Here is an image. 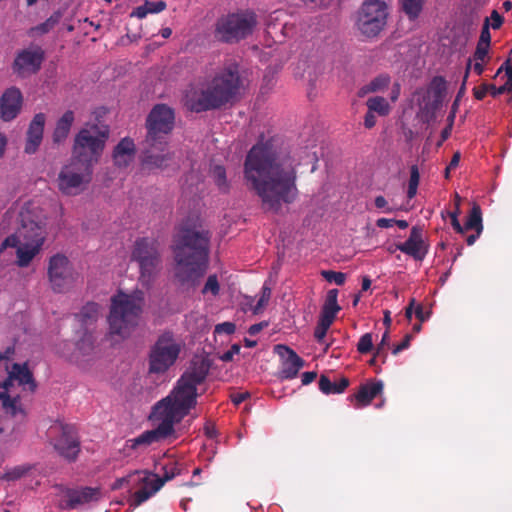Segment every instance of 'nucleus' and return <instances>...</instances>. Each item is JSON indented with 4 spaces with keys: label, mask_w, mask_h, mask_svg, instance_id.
<instances>
[{
    "label": "nucleus",
    "mask_w": 512,
    "mask_h": 512,
    "mask_svg": "<svg viewBox=\"0 0 512 512\" xmlns=\"http://www.w3.org/2000/svg\"><path fill=\"white\" fill-rule=\"evenodd\" d=\"M298 163L289 152L277 150L274 142H259L248 152L244 179L266 212L279 213L283 204H292L299 195Z\"/></svg>",
    "instance_id": "1"
},
{
    "label": "nucleus",
    "mask_w": 512,
    "mask_h": 512,
    "mask_svg": "<svg viewBox=\"0 0 512 512\" xmlns=\"http://www.w3.org/2000/svg\"><path fill=\"white\" fill-rule=\"evenodd\" d=\"M211 234L196 222H183L174 239V276L181 285L194 286L206 273Z\"/></svg>",
    "instance_id": "2"
},
{
    "label": "nucleus",
    "mask_w": 512,
    "mask_h": 512,
    "mask_svg": "<svg viewBox=\"0 0 512 512\" xmlns=\"http://www.w3.org/2000/svg\"><path fill=\"white\" fill-rule=\"evenodd\" d=\"M244 87L240 66L236 61L226 63L207 83L206 88L198 91L190 89L184 97L188 110L196 113L219 109L234 102Z\"/></svg>",
    "instance_id": "3"
},
{
    "label": "nucleus",
    "mask_w": 512,
    "mask_h": 512,
    "mask_svg": "<svg viewBox=\"0 0 512 512\" xmlns=\"http://www.w3.org/2000/svg\"><path fill=\"white\" fill-rule=\"evenodd\" d=\"M14 219L17 223L16 231L2 242L0 251L7 247L17 246L21 241L38 243V238H42V243H44L46 238V217L39 206L28 202L21 207L18 213L9 209L4 214L0 223L1 229L5 230L8 228L10 222Z\"/></svg>",
    "instance_id": "4"
},
{
    "label": "nucleus",
    "mask_w": 512,
    "mask_h": 512,
    "mask_svg": "<svg viewBox=\"0 0 512 512\" xmlns=\"http://www.w3.org/2000/svg\"><path fill=\"white\" fill-rule=\"evenodd\" d=\"M13 354V347H8L4 354H0V407L5 414L15 417L18 413L22 414L23 409L19 405V395L11 393L14 382L32 393L35 392L37 384L27 363H13L11 370L8 369L7 361Z\"/></svg>",
    "instance_id": "5"
},
{
    "label": "nucleus",
    "mask_w": 512,
    "mask_h": 512,
    "mask_svg": "<svg viewBox=\"0 0 512 512\" xmlns=\"http://www.w3.org/2000/svg\"><path fill=\"white\" fill-rule=\"evenodd\" d=\"M108 138V126L87 124L74 138L71 159L93 168L99 161Z\"/></svg>",
    "instance_id": "6"
},
{
    "label": "nucleus",
    "mask_w": 512,
    "mask_h": 512,
    "mask_svg": "<svg viewBox=\"0 0 512 512\" xmlns=\"http://www.w3.org/2000/svg\"><path fill=\"white\" fill-rule=\"evenodd\" d=\"M207 375L208 368L203 364L185 372L171 392L163 398V403L170 404L182 415L187 416L197 404V386L205 381Z\"/></svg>",
    "instance_id": "7"
},
{
    "label": "nucleus",
    "mask_w": 512,
    "mask_h": 512,
    "mask_svg": "<svg viewBox=\"0 0 512 512\" xmlns=\"http://www.w3.org/2000/svg\"><path fill=\"white\" fill-rule=\"evenodd\" d=\"M142 299L119 292L111 298L108 323L110 332L122 337L128 336L138 325L142 313Z\"/></svg>",
    "instance_id": "8"
},
{
    "label": "nucleus",
    "mask_w": 512,
    "mask_h": 512,
    "mask_svg": "<svg viewBox=\"0 0 512 512\" xmlns=\"http://www.w3.org/2000/svg\"><path fill=\"white\" fill-rule=\"evenodd\" d=\"M130 258L138 265L139 282L149 288L161 269L160 243L150 237L139 238L133 244Z\"/></svg>",
    "instance_id": "9"
},
{
    "label": "nucleus",
    "mask_w": 512,
    "mask_h": 512,
    "mask_svg": "<svg viewBox=\"0 0 512 512\" xmlns=\"http://www.w3.org/2000/svg\"><path fill=\"white\" fill-rule=\"evenodd\" d=\"M153 417L158 421L155 429L144 431L138 437L128 441L130 448L136 449L139 446H149L170 437L174 432L175 424L179 423L185 416L170 404L158 401L153 407Z\"/></svg>",
    "instance_id": "10"
},
{
    "label": "nucleus",
    "mask_w": 512,
    "mask_h": 512,
    "mask_svg": "<svg viewBox=\"0 0 512 512\" xmlns=\"http://www.w3.org/2000/svg\"><path fill=\"white\" fill-rule=\"evenodd\" d=\"M257 25L254 12L240 11L221 16L215 25V37L224 43L233 44L247 38Z\"/></svg>",
    "instance_id": "11"
},
{
    "label": "nucleus",
    "mask_w": 512,
    "mask_h": 512,
    "mask_svg": "<svg viewBox=\"0 0 512 512\" xmlns=\"http://www.w3.org/2000/svg\"><path fill=\"white\" fill-rule=\"evenodd\" d=\"M182 345L171 331L160 334L148 355L149 373L164 374L177 361Z\"/></svg>",
    "instance_id": "12"
},
{
    "label": "nucleus",
    "mask_w": 512,
    "mask_h": 512,
    "mask_svg": "<svg viewBox=\"0 0 512 512\" xmlns=\"http://www.w3.org/2000/svg\"><path fill=\"white\" fill-rule=\"evenodd\" d=\"M174 122L175 113L172 108L166 104L155 105L146 119L145 145H167L166 136L173 130Z\"/></svg>",
    "instance_id": "13"
},
{
    "label": "nucleus",
    "mask_w": 512,
    "mask_h": 512,
    "mask_svg": "<svg viewBox=\"0 0 512 512\" xmlns=\"http://www.w3.org/2000/svg\"><path fill=\"white\" fill-rule=\"evenodd\" d=\"M388 7L381 0H365L357 12L356 27L368 38L377 36L385 27Z\"/></svg>",
    "instance_id": "14"
},
{
    "label": "nucleus",
    "mask_w": 512,
    "mask_h": 512,
    "mask_svg": "<svg viewBox=\"0 0 512 512\" xmlns=\"http://www.w3.org/2000/svg\"><path fill=\"white\" fill-rule=\"evenodd\" d=\"M92 174L93 168L71 159L58 173L56 179L58 190L66 196L79 195L91 182Z\"/></svg>",
    "instance_id": "15"
},
{
    "label": "nucleus",
    "mask_w": 512,
    "mask_h": 512,
    "mask_svg": "<svg viewBox=\"0 0 512 512\" xmlns=\"http://www.w3.org/2000/svg\"><path fill=\"white\" fill-rule=\"evenodd\" d=\"M48 277L51 287L56 293H63L72 286L74 274L66 256L56 254L50 258Z\"/></svg>",
    "instance_id": "16"
},
{
    "label": "nucleus",
    "mask_w": 512,
    "mask_h": 512,
    "mask_svg": "<svg viewBox=\"0 0 512 512\" xmlns=\"http://www.w3.org/2000/svg\"><path fill=\"white\" fill-rule=\"evenodd\" d=\"M53 445L58 454L68 461L76 460L80 452V441L75 428L71 425L59 427V434Z\"/></svg>",
    "instance_id": "17"
},
{
    "label": "nucleus",
    "mask_w": 512,
    "mask_h": 512,
    "mask_svg": "<svg viewBox=\"0 0 512 512\" xmlns=\"http://www.w3.org/2000/svg\"><path fill=\"white\" fill-rule=\"evenodd\" d=\"M45 59V53L41 47H32L20 51L13 63V70L18 75L37 73Z\"/></svg>",
    "instance_id": "18"
},
{
    "label": "nucleus",
    "mask_w": 512,
    "mask_h": 512,
    "mask_svg": "<svg viewBox=\"0 0 512 512\" xmlns=\"http://www.w3.org/2000/svg\"><path fill=\"white\" fill-rule=\"evenodd\" d=\"M134 485H140V488L134 493L130 506L137 507L159 491L163 482L158 480V475L141 471V476H137Z\"/></svg>",
    "instance_id": "19"
},
{
    "label": "nucleus",
    "mask_w": 512,
    "mask_h": 512,
    "mask_svg": "<svg viewBox=\"0 0 512 512\" xmlns=\"http://www.w3.org/2000/svg\"><path fill=\"white\" fill-rule=\"evenodd\" d=\"M275 350L283 358L279 377L283 380L296 378L305 361L286 345H276Z\"/></svg>",
    "instance_id": "20"
},
{
    "label": "nucleus",
    "mask_w": 512,
    "mask_h": 512,
    "mask_svg": "<svg viewBox=\"0 0 512 512\" xmlns=\"http://www.w3.org/2000/svg\"><path fill=\"white\" fill-rule=\"evenodd\" d=\"M395 248L416 261H422L428 253V245L423 240L422 229L417 226L412 227L408 239L403 243L395 244Z\"/></svg>",
    "instance_id": "21"
},
{
    "label": "nucleus",
    "mask_w": 512,
    "mask_h": 512,
    "mask_svg": "<svg viewBox=\"0 0 512 512\" xmlns=\"http://www.w3.org/2000/svg\"><path fill=\"white\" fill-rule=\"evenodd\" d=\"M22 106V94L16 87L7 89L0 98V116L4 121L14 119Z\"/></svg>",
    "instance_id": "22"
},
{
    "label": "nucleus",
    "mask_w": 512,
    "mask_h": 512,
    "mask_svg": "<svg viewBox=\"0 0 512 512\" xmlns=\"http://www.w3.org/2000/svg\"><path fill=\"white\" fill-rule=\"evenodd\" d=\"M166 146L167 145H157L151 147L149 145H146V148L143 152L142 164L150 169H164L168 167L170 162L174 158V153H164Z\"/></svg>",
    "instance_id": "23"
},
{
    "label": "nucleus",
    "mask_w": 512,
    "mask_h": 512,
    "mask_svg": "<svg viewBox=\"0 0 512 512\" xmlns=\"http://www.w3.org/2000/svg\"><path fill=\"white\" fill-rule=\"evenodd\" d=\"M46 117L44 113L36 114L29 124L27 130V139L25 144V152L33 154L37 151L43 139V132Z\"/></svg>",
    "instance_id": "24"
},
{
    "label": "nucleus",
    "mask_w": 512,
    "mask_h": 512,
    "mask_svg": "<svg viewBox=\"0 0 512 512\" xmlns=\"http://www.w3.org/2000/svg\"><path fill=\"white\" fill-rule=\"evenodd\" d=\"M384 384L381 380H370L359 386L358 392L351 396L355 400L357 407L368 406L372 400L382 393Z\"/></svg>",
    "instance_id": "25"
},
{
    "label": "nucleus",
    "mask_w": 512,
    "mask_h": 512,
    "mask_svg": "<svg viewBox=\"0 0 512 512\" xmlns=\"http://www.w3.org/2000/svg\"><path fill=\"white\" fill-rule=\"evenodd\" d=\"M100 490L98 488L84 487L81 489H69L66 492L67 507L75 509L79 505L95 501L99 498Z\"/></svg>",
    "instance_id": "26"
},
{
    "label": "nucleus",
    "mask_w": 512,
    "mask_h": 512,
    "mask_svg": "<svg viewBox=\"0 0 512 512\" xmlns=\"http://www.w3.org/2000/svg\"><path fill=\"white\" fill-rule=\"evenodd\" d=\"M135 144L132 139L125 137L115 146L113 151V161L117 167H127L135 156Z\"/></svg>",
    "instance_id": "27"
},
{
    "label": "nucleus",
    "mask_w": 512,
    "mask_h": 512,
    "mask_svg": "<svg viewBox=\"0 0 512 512\" xmlns=\"http://www.w3.org/2000/svg\"><path fill=\"white\" fill-rule=\"evenodd\" d=\"M38 243L21 241L17 246V265L27 267L33 258L39 253L43 243L42 238H38Z\"/></svg>",
    "instance_id": "28"
},
{
    "label": "nucleus",
    "mask_w": 512,
    "mask_h": 512,
    "mask_svg": "<svg viewBox=\"0 0 512 512\" xmlns=\"http://www.w3.org/2000/svg\"><path fill=\"white\" fill-rule=\"evenodd\" d=\"M74 119V112L71 110H67L62 115V117L57 121L55 130L53 132L54 143L60 144L68 137Z\"/></svg>",
    "instance_id": "29"
},
{
    "label": "nucleus",
    "mask_w": 512,
    "mask_h": 512,
    "mask_svg": "<svg viewBox=\"0 0 512 512\" xmlns=\"http://www.w3.org/2000/svg\"><path fill=\"white\" fill-rule=\"evenodd\" d=\"M350 381L347 377H341L338 381H331L330 378L322 374L319 378V390L326 394H341L349 386Z\"/></svg>",
    "instance_id": "30"
},
{
    "label": "nucleus",
    "mask_w": 512,
    "mask_h": 512,
    "mask_svg": "<svg viewBox=\"0 0 512 512\" xmlns=\"http://www.w3.org/2000/svg\"><path fill=\"white\" fill-rule=\"evenodd\" d=\"M99 313V304L95 302H88L81 308L80 312L77 313L75 317L81 323V325L89 326L97 321Z\"/></svg>",
    "instance_id": "31"
},
{
    "label": "nucleus",
    "mask_w": 512,
    "mask_h": 512,
    "mask_svg": "<svg viewBox=\"0 0 512 512\" xmlns=\"http://www.w3.org/2000/svg\"><path fill=\"white\" fill-rule=\"evenodd\" d=\"M338 290L331 289L327 292V296L324 305L321 310V316L326 317L334 321L336 314L340 311L341 307L337 302Z\"/></svg>",
    "instance_id": "32"
},
{
    "label": "nucleus",
    "mask_w": 512,
    "mask_h": 512,
    "mask_svg": "<svg viewBox=\"0 0 512 512\" xmlns=\"http://www.w3.org/2000/svg\"><path fill=\"white\" fill-rule=\"evenodd\" d=\"M446 85L442 77H435L427 90L429 97H432V107L437 108L445 96Z\"/></svg>",
    "instance_id": "33"
},
{
    "label": "nucleus",
    "mask_w": 512,
    "mask_h": 512,
    "mask_svg": "<svg viewBox=\"0 0 512 512\" xmlns=\"http://www.w3.org/2000/svg\"><path fill=\"white\" fill-rule=\"evenodd\" d=\"M465 230H475L478 234L483 231L482 211L477 203H473L468 218L464 224Z\"/></svg>",
    "instance_id": "34"
},
{
    "label": "nucleus",
    "mask_w": 512,
    "mask_h": 512,
    "mask_svg": "<svg viewBox=\"0 0 512 512\" xmlns=\"http://www.w3.org/2000/svg\"><path fill=\"white\" fill-rule=\"evenodd\" d=\"M390 84V77L386 74L379 75L371 80L367 85L359 90V95L364 96L368 93L383 91Z\"/></svg>",
    "instance_id": "35"
},
{
    "label": "nucleus",
    "mask_w": 512,
    "mask_h": 512,
    "mask_svg": "<svg viewBox=\"0 0 512 512\" xmlns=\"http://www.w3.org/2000/svg\"><path fill=\"white\" fill-rule=\"evenodd\" d=\"M403 12L410 20H415L422 11L424 0H400Z\"/></svg>",
    "instance_id": "36"
},
{
    "label": "nucleus",
    "mask_w": 512,
    "mask_h": 512,
    "mask_svg": "<svg viewBox=\"0 0 512 512\" xmlns=\"http://www.w3.org/2000/svg\"><path fill=\"white\" fill-rule=\"evenodd\" d=\"M366 105L372 112L378 113L380 116H386L390 112V106L387 100L380 96L370 97Z\"/></svg>",
    "instance_id": "37"
},
{
    "label": "nucleus",
    "mask_w": 512,
    "mask_h": 512,
    "mask_svg": "<svg viewBox=\"0 0 512 512\" xmlns=\"http://www.w3.org/2000/svg\"><path fill=\"white\" fill-rule=\"evenodd\" d=\"M95 339L90 332H85L81 339L76 343V351L82 356L92 354L94 350Z\"/></svg>",
    "instance_id": "38"
},
{
    "label": "nucleus",
    "mask_w": 512,
    "mask_h": 512,
    "mask_svg": "<svg viewBox=\"0 0 512 512\" xmlns=\"http://www.w3.org/2000/svg\"><path fill=\"white\" fill-rule=\"evenodd\" d=\"M211 175L218 188L223 192H227L229 184L225 168L222 165H215L211 170Z\"/></svg>",
    "instance_id": "39"
},
{
    "label": "nucleus",
    "mask_w": 512,
    "mask_h": 512,
    "mask_svg": "<svg viewBox=\"0 0 512 512\" xmlns=\"http://www.w3.org/2000/svg\"><path fill=\"white\" fill-rule=\"evenodd\" d=\"M61 16L62 14L56 11L45 22L37 25L32 30L38 34H46L59 23Z\"/></svg>",
    "instance_id": "40"
},
{
    "label": "nucleus",
    "mask_w": 512,
    "mask_h": 512,
    "mask_svg": "<svg viewBox=\"0 0 512 512\" xmlns=\"http://www.w3.org/2000/svg\"><path fill=\"white\" fill-rule=\"evenodd\" d=\"M162 470H163V475L161 477L158 476V480L160 482H163V485L167 481L172 480L173 478H175L176 476L180 475V473H181L180 466L177 463H175V462H172V463H169L167 465H164L162 467Z\"/></svg>",
    "instance_id": "41"
},
{
    "label": "nucleus",
    "mask_w": 512,
    "mask_h": 512,
    "mask_svg": "<svg viewBox=\"0 0 512 512\" xmlns=\"http://www.w3.org/2000/svg\"><path fill=\"white\" fill-rule=\"evenodd\" d=\"M333 320L320 315L319 321L314 330V337L318 342H322L330 328Z\"/></svg>",
    "instance_id": "42"
},
{
    "label": "nucleus",
    "mask_w": 512,
    "mask_h": 512,
    "mask_svg": "<svg viewBox=\"0 0 512 512\" xmlns=\"http://www.w3.org/2000/svg\"><path fill=\"white\" fill-rule=\"evenodd\" d=\"M493 88H497L494 84L482 83L480 86L473 88V95L477 100H483L487 94H490L492 97H497L500 94H496Z\"/></svg>",
    "instance_id": "43"
},
{
    "label": "nucleus",
    "mask_w": 512,
    "mask_h": 512,
    "mask_svg": "<svg viewBox=\"0 0 512 512\" xmlns=\"http://www.w3.org/2000/svg\"><path fill=\"white\" fill-rule=\"evenodd\" d=\"M137 476H141V471H135L126 477L118 478L111 485V489L118 490L124 486H133Z\"/></svg>",
    "instance_id": "44"
},
{
    "label": "nucleus",
    "mask_w": 512,
    "mask_h": 512,
    "mask_svg": "<svg viewBox=\"0 0 512 512\" xmlns=\"http://www.w3.org/2000/svg\"><path fill=\"white\" fill-rule=\"evenodd\" d=\"M321 275L328 282H334L337 285L341 286L345 283L346 274L343 272H337L333 270H323Z\"/></svg>",
    "instance_id": "45"
},
{
    "label": "nucleus",
    "mask_w": 512,
    "mask_h": 512,
    "mask_svg": "<svg viewBox=\"0 0 512 512\" xmlns=\"http://www.w3.org/2000/svg\"><path fill=\"white\" fill-rule=\"evenodd\" d=\"M373 349V339L370 333H365L359 339L357 351L361 354H367Z\"/></svg>",
    "instance_id": "46"
},
{
    "label": "nucleus",
    "mask_w": 512,
    "mask_h": 512,
    "mask_svg": "<svg viewBox=\"0 0 512 512\" xmlns=\"http://www.w3.org/2000/svg\"><path fill=\"white\" fill-rule=\"evenodd\" d=\"M456 210L453 211V212H449V216H450V219H451V225L452 227L454 228V230L457 232V233H463L464 232V226H462L458 220V215L460 213V210H459V201H460V197L458 194H456Z\"/></svg>",
    "instance_id": "47"
},
{
    "label": "nucleus",
    "mask_w": 512,
    "mask_h": 512,
    "mask_svg": "<svg viewBox=\"0 0 512 512\" xmlns=\"http://www.w3.org/2000/svg\"><path fill=\"white\" fill-rule=\"evenodd\" d=\"M220 286L218 283V279L216 275H210L207 278V281L204 285L202 293L205 294L207 292H211L213 295H217L219 293Z\"/></svg>",
    "instance_id": "48"
},
{
    "label": "nucleus",
    "mask_w": 512,
    "mask_h": 512,
    "mask_svg": "<svg viewBox=\"0 0 512 512\" xmlns=\"http://www.w3.org/2000/svg\"><path fill=\"white\" fill-rule=\"evenodd\" d=\"M271 296V289L269 287L264 286L262 288V295L258 300L257 304L253 308V313L258 314L263 307L268 303Z\"/></svg>",
    "instance_id": "49"
},
{
    "label": "nucleus",
    "mask_w": 512,
    "mask_h": 512,
    "mask_svg": "<svg viewBox=\"0 0 512 512\" xmlns=\"http://www.w3.org/2000/svg\"><path fill=\"white\" fill-rule=\"evenodd\" d=\"M27 471H28V469H26L22 466H17V467H14L13 469L7 471L3 475L2 479L7 480V481H15L17 479H20L22 476H24Z\"/></svg>",
    "instance_id": "50"
},
{
    "label": "nucleus",
    "mask_w": 512,
    "mask_h": 512,
    "mask_svg": "<svg viewBox=\"0 0 512 512\" xmlns=\"http://www.w3.org/2000/svg\"><path fill=\"white\" fill-rule=\"evenodd\" d=\"M389 345V331L386 330L382 335L381 342L378 344L376 348V352L378 356H382V363L386 362L387 352L386 347Z\"/></svg>",
    "instance_id": "51"
},
{
    "label": "nucleus",
    "mask_w": 512,
    "mask_h": 512,
    "mask_svg": "<svg viewBox=\"0 0 512 512\" xmlns=\"http://www.w3.org/2000/svg\"><path fill=\"white\" fill-rule=\"evenodd\" d=\"M490 23L489 18H485L480 37L478 40L479 44L488 45L490 46L491 43V33H490Z\"/></svg>",
    "instance_id": "52"
},
{
    "label": "nucleus",
    "mask_w": 512,
    "mask_h": 512,
    "mask_svg": "<svg viewBox=\"0 0 512 512\" xmlns=\"http://www.w3.org/2000/svg\"><path fill=\"white\" fill-rule=\"evenodd\" d=\"M490 46L477 43L475 52L473 54V60H488V52Z\"/></svg>",
    "instance_id": "53"
},
{
    "label": "nucleus",
    "mask_w": 512,
    "mask_h": 512,
    "mask_svg": "<svg viewBox=\"0 0 512 512\" xmlns=\"http://www.w3.org/2000/svg\"><path fill=\"white\" fill-rule=\"evenodd\" d=\"M235 329H236V326L234 323L232 322H223V323H220V324H217L215 326V330L214 332L217 333V334H227V335H230V334H233L235 332Z\"/></svg>",
    "instance_id": "54"
},
{
    "label": "nucleus",
    "mask_w": 512,
    "mask_h": 512,
    "mask_svg": "<svg viewBox=\"0 0 512 512\" xmlns=\"http://www.w3.org/2000/svg\"><path fill=\"white\" fill-rule=\"evenodd\" d=\"M412 338H413L412 334H406L404 339L402 340V342L399 343L398 345L394 346V348L392 350V354L397 355L401 351L407 349L410 346V342H411Z\"/></svg>",
    "instance_id": "55"
},
{
    "label": "nucleus",
    "mask_w": 512,
    "mask_h": 512,
    "mask_svg": "<svg viewBox=\"0 0 512 512\" xmlns=\"http://www.w3.org/2000/svg\"><path fill=\"white\" fill-rule=\"evenodd\" d=\"M507 77L506 82L498 88H493L496 94H504L512 92V75L505 74Z\"/></svg>",
    "instance_id": "56"
},
{
    "label": "nucleus",
    "mask_w": 512,
    "mask_h": 512,
    "mask_svg": "<svg viewBox=\"0 0 512 512\" xmlns=\"http://www.w3.org/2000/svg\"><path fill=\"white\" fill-rule=\"evenodd\" d=\"M240 345L239 344H233L230 349L222 354L220 359L224 362H229L233 360V356L235 354H238L240 352Z\"/></svg>",
    "instance_id": "57"
},
{
    "label": "nucleus",
    "mask_w": 512,
    "mask_h": 512,
    "mask_svg": "<svg viewBox=\"0 0 512 512\" xmlns=\"http://www.w3.org/2000/svg\"><path fill=\"white\" fill-rule=\"evenodd\" d=\"M420 180V174L419 169L417 165H412L410 168V179H409V186H415L418 187Z\"/></svg>",
    "instance_id": "58"
},
{
    "label": "nucleus",
    "mask_w": 512,
    "mask_h": 512,
    "mask_svg": "<svg viewBox=\"0 0 512 512\" xmlns=\"http://www.w3.org/2000/svg\"><path fill=\"white\" fill-rule=\"evenodd\" d=\"M374 204L376 206V208L378 209H383L384 212H387V213H391L394 211L393 208L389 207L388 206V202L387 200L385 199V197L379 195L375 198L374 200Z\"/></svg>",
    "instance_id": "59"
},
{
    "label": "nucleus",
    "mask_w": 512,
    "mask_h": 512,
    "mask_svg": "<svg viewBox=\"0 0 512 512\" xmlns=\"http://www.w3.org/2000/svg\"><path fill=\"white\" fill-rule=\"evenodd\" d=\"M414 313L419 322H424L430 317V311H424L421 304L416 305Z\"/></svg>",
    "instance_id": "60"
},
{
    "label": "nucleus",
    "mask_w": 512,
    "mask_h": 512,
    "mask_svg": "<svg viewBox=\"0 0 512 512\" xmlns=\"http://www.w3.org/2000/svg\"><path fill=\"white\" fill-rule=\"evenodd\" d=\"M146 4L149 6V13H159L162 12L166 8V3L164 1H156V2H148Z\"/></svg>",
    "instance_id": "61"
},
{
    "label": "nucleus",
    "mask_w": 512,
    "mask_h": 512,
    "mask_svg": "<svg viewBox=\"0 0 512 512\" xmlns=\"http://www.w3.org/2000/svg\"><path fill=\"white\" fill-rule=\"evenodd\" d=\"M149 14V6L145 3L142 6H138L133 10L131 16H135L139 19L145 18Z\"/></svg>",
    "instance_id": "62"
},
{
    "label": "nucleus",
    "mask_w": 512,
    "mask_h": 512,
    "mask_svg": "<svg viewBox=\"0 0 512 512\" xmlns=\"http://www.w3.org/2000/svg\"><path fill=\"white\" fill-rule=\"evenodd\" d=\"M491 19H492L491 27L493 29H499L504 21L503 17L498 13L497 10L492 11Z\"/></svg>",
    "instance_id": "63"
},
{
    "label": "nucleus",
    "mask_w": 512,
    "mask_h": 512,
    "mask_svg": "<svg viewBox=\"0 0 512 512\" xmlns=\"http://www.w3.org/2000/svg\"><path fill=\"white\" fill-rule=\"evenodd\" d=\"M505 72V74L512 75V64L510 59H507L502 63V65L498 68L496 74L494 77L499 76L502 72Z\"/></svg>",
    "instance_id": "64"
}]
</instances>
